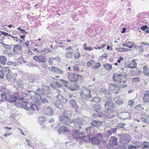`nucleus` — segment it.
<instances>
[{"label":"nucleus","mask_w":149,"mask_h":149,"mask_svg":"<svg viewBox=\"0 0 149 149\" xmlns=\"http://www.w3.org/2000/svg\"><path fill=\"white\" fill-rule=\"evenodd\" d=\"M74 97V96L73 95L69 94L67 96V97L65 98L66 100H67V102L69 101L70 105L75 110H77L78 109V106L76 101L73 99Z\"/></svg>","instance_id":"7"},{"label":"nucleus","mask_w":149,"mask_h":149,"mask_svg":"<svg viewBox=\"0 0 149 149\" xmlns=\"http://www.w3.org/2000/svg\"><path fill=\"white\" fill-rule=\"evenodd\" d=\"M117 125L116 127L123 128H124L123 126L125 125V124L123 123H122L118 124Z\"/></svg>","instance_id":"56"},{"label":"nucleus","mask_w":149,"mask_h":149,"mask_svg":"<svg viewBox=\"0 0 149 149\" xmlns=\"http://www.w3.org/2000/svg\"><path fill=\"white\" fill-rule=\"evenodd\" d=\"M137 67V63L135 59H133L132 63L128 65V67L132 69L135 68Z\"/></svg>","instance_id":"21"},{"label":"nucleus","mask_w":149,"mask_h":149,"mask_svg":"<svg viewBox=\"0 0 149 149\" xmlns=\"http://www.w3.org/2000/svg\"><path fill=\"white\" fill-rule=\"evenodd\" d=\"M13 50L15 54H18L19 52H22V49L21 45H16L14 46Z\"/></svg>","instance_id":"19"},{"label":"nucleus","mask_w":149,"mask_h":149,"mask_svg":"<svg viewBox=\"0 0 149 149\" xmlns=\"http://www.w3.org/2000/svg\"><path fill=\"white\" fill-rule=\"evenodd\" d=\"M17 84L19 87H23L24 85L22 81H18L17 82Z\"/></svg>","instance_id":"52"},{"label":"nucleus","mask_w":149,"mask_h":149,"mask_svg":"<svg viewBox=\"0 0 149 149\" xmlns=\"http://www.w3.org/2000/svg\"><path fill=\"white\" fill-rule=\"evenodd\" d=\"M47 62H45V63H43L42 64L41 66L43 68H44L45 69H47Z\"/></svg>","instance_id":"60"},{"label":"nucleus","mask_w":149,"mask_h":149,"mask_svg":"<svg viewBox=\"0 0 149 149\" xmlns=\"http://www.w3.org/2000/svg\"><path fill=\"white\" fill-rule=\"evenodd\" d=\"M55 82L57 88H59L62 87L63 84L65 87H68V82L64 79H57L56 81Z\"/></svg>","instance_id":"12"},{"label":"nucleus","mask_w":149,"mask_h":149,"mask_svg":"<svg viewBox=\"0 0 149 149\" xmlns=\"http://www.w3.org/2000/svg\"><path fill=\"white\" fill-rule=\"evenodd\" d=\"M4 68L3 69V70H0V79H2L4 77L6 74L4 71Z\"/></svg>","instance_id":"45"},{"label":"nucleus","mask_w":149,"mask_h":149,"mask_svg":"<svg viewBox=\"0 0 149 149\" xmlns=\"http://www.w3.org/2000/svg\"><path fill=\"white\" fill-rule=\"evenodd\" d=\"M123 101L122 99L121 98H118V99L116 100V103L119 105H120L123 103Z\"/></svg>","instance_id":"43"},{"label":"nucleus","mask_w":149,"mask_h":149,"mask_svg":"<svg viewBox=\"0 0 149 149\" xmlns=\"http://www.w3.org/2000/svg\"><path fill=\"white\" fill-rule=\"evenodd\" d=\"M7 101V99L6 97L5 94H1V99H0V103L3 102H5Z\"/></svg>","instance_id":"38"},{"label":"nucleus","mask_w":149,"mask_h":149,"mask_svg":"<svg viewBox=\"0 0 149 149\" xmlns=\"http://www.w3.org/2000/svg\"><path fill=\"white\" fill-rule=\"evenodd\" d=\"M73 132L75 134L79 136L80 135H84V134L82 132H80V131L78 130L77 129L74 130H73Z\"/></svg>","instance_id":"39"},{"label":"nucleus","mask_w":149,"mask_h":149,"mask_svg":"<svg viewBox=\"0 0 149 149\" xmlns=\"http://www.w3.org/2000/svg\"><path fill=\"white\" fill-rule=\"evenodd\" d=\"M91 101L92 102H98L100 101V99L98 97H94L92 99Z\"/></svg>","instance_id":"55"},{"label":"nucleus","mask_w":149,"mask_h":149,"mask_svg":"<svg viewBox=\"0 0 149 149\" xmlns=\"http://www.w3.org/2000/svg\"><path fill=\"white\" fill-rule=\"evenodd\" d=\"M71 113L70 111L65 110L63 115L58 117L60 121L63 124L66 126L69 125V123L71 122L70 117L71 116Z\"/></svg>","instance_id":"2"},{"label":"nucleus","mask_w":149,"mask_h":149,"mask_svg":"<svg viewBox=\"0 0 149 149\" xmlns=\"http://www.w3.org/2000/svg\"><path fill=\"white\" fill-rule=\"evenodd\" d=\"M116 50H118L119 52H126L128 51V49L127 48H120V47H116Z\"/></svg>","instance_id":"40"},{"label":"nucleus","mask_w":149,"mask_h":149,"mask_svg":"<svg viewBox=\"0 0 149 149\" xmlns=\"http://www.w3.org/2000/svg\"><path fill=\"white\" fill-rule=\"evenodd\" d=\"M7 61V58L4 56H0V63L3 65H5L6 64Z\"/></svg>","instance_id":"28"},{"label":"nucleus","mask_w":149,"mask_h":149,"mask_svg":"<svg viewBox=\"0 0 149 149\" xmlns=\"http://www.w3.org/2000/svg\"><path fill=\"white\" fill-rule=\"evenodd\" d=\"M73 55V51H68L66 53L65 57L67 58H70L72 57Z\"/></svg>","instance_id":"29"},{"label":"nucleus","mask_w":149,"mask_h":149,"mask_svg":"<svg viewBox=\"0 0 149 149\" xmlns=\"http://www.w3.org/2000/svg\"><path fill=\"white\" fill-rule=\"evenodd\" d=\"M104 106L106 109L113 112L116 110V105L111 101H106L104 104Z\"/></svg>","instance_id":"9"},{"label":"nucleus","mask_w":149,"mask_h":149,"mask_svg":"<svg viewBox=\"0 0 149 149\" xmlns=\"http://www.w3.org/2000/svg\"><path fill=\"white\" fill-rule=\"evenodd\" d=\"M132 81L133 82H140V80L138 77H136L132 78Z\"/></svg>","instance_id":"59"},{"label":"nucleus","mask_w":149,"mask_h":149,"mask_svg":"<svg viewBox=\"0 0 149 149\" xmlns=\"http://www.w3.org/2000/svg\"><path fill=\"white\" fill-rule=\"evenodd\" d=\"M104 110L102 111L101 112L99 111V113H97L98 115V116L100 117H104V114L103 113Z\"/></svg>","instance_id":"58"},{"label":"nucleus","mask_w":149,"mask_h":149,"mask_svg":"<svg viewBox=\"0 0 149 149\" xmlns=\"http://www.w3.org/2000/svg\"><path fill=\"white\" fill-rule=\"evenodd\" d=\"M86 44L84 43L83 45V48L84 50H92L93 49H92L91 47V46H89L88 47H87L86 46Z\"/></svg>","instance_id":"53"},{"label":"nucleus","mask_w":149,"mask_h":149,"mask_svg":"<svg viewBox=\"0 0 149 149\" xmlns=\"http://www.w3.org/2000/svg\"><path fill=\"white\" fill-rule=\"evenodd\" d=\"M143 69V72L145 75H148L149 74V69L147 65L144 66Z\"/></svg>","instance_id":"32"},{"label":"nucleus","mask_w":149,"mask_h":149,"mask_svg":"<svg viewBox=\"0 0 149 149\" xmlns=\"http://www.w3.org/2000/svg\"><path fill=\"white\" fill-rule=\"evenodd\" d=\"M42 112L44 114L48 116H51L54 114L53 110L49 107H43L42 108Z\"/></svg>","instance_id":"14"},{"label":"nucleus","mask_w":149,"mask_h":149,"mask_svg":"<svg viewBox=\"0 0 149 149\" xmlns=\"http://www.w3.org/2000/svg\"><path fill=\"white\" fill-rule=\"evenodd\" d=\"M69 132V130L65 126H63L60 127L58 132L60 133L67 132Z\"/></svg>","instance_id":"27"},{"label":"nucleus","mask_w":149,"mask_h":149,"mask_svg":"<svg viewBox=\"0 0 149 149\" xmlns=\"http://www.w3.org/2000/svg\"><path fill=\"white\" fill-rule=\"evenodd\" d=\"M123 77V76L122 74L115 73L113 74V79L114 81H117L120 83H121V81L122 80V77Z\"/></svg>","instance_id":"16"},{"label":"nucleus","mask_w":149,"mask_h":149,"mask_svg":"<svg viewBox=\"0 0 149 149\" xmlns=\"http://www.w3.org/2000/svg\"><path fill=\"white\" fill-rule=\"evenodd\" d=\"M51 71L54 72H57L59 74H62L63 73V70L58 69L56 67L52 66L51 68Z\"/></svg>","instance_id":"26"},{"label":"nucleus","mask_w":149,"mask_h":149,"mask_svg":"<svg viewBox=\"0 0 149 149\" xmlns=\"http://www.w3.org/2000/svg\"><path fill=\"white\" fill-rule=\"evenodd\" d=\"M56 97L58 100L54 102L53 104L58 109H62L63 108L65 104L67 102V100H66L65 97L59 93H58Z\"/></svg>","instance_id":"3"},{"label":"nucleus","mask_w":149,"mask_h":149,"mask_svg":"<svg viewBox=\"0 0 149 149\" xmlns=\"http://www.w3.org/2000/svg\"><path fill=\"white\" fill-rule=\"evenodd\" d=\"M147 29H148V27L147 25H144L141 27V29L143 31H144Z\"/></svg>","instance_id":"64"},{"label":"nucleus","mask_w":149,"mask_h":149,"mask_svg":"<svg viewBox=\"0 0 149 149\" xmlns=\"http://www.w3.org/2000/svg\"><path fill=\"white\" fill-rule=\"evenodd\" d=\"M131 141V138L129 134H124L121 135L120 138V143L122 144L127 143Z\"/></svg>","instance_id":"11"},{"label":"nucleus","mask_w":149,"mask_h":149,"mask_svg":"<svg viewBox=\"0 0 149 149\" xmlns=\"http://www.w3.org/2000/svg\"><path fill=\"white\" fill-rule=\"evenodd\" d=\"M8 90V89H6V88L3 86H0V91H1L3 93V94H5V92H6V91H7Z\"/></svg>","instance_id":"48"},{"label":"nucleus","mask_w":149,"mask_h":149,"mask_svg":"<svg viewBox=\"0 0 149 149\" xmlns=\"http://www.w3.org/2000/svg\"><path fill=\"white\" fill-rule=\"evenodd\" d=\"M121 118L123 120H125L129 118L130 116V113L128 112H123L121 114Z\"/></svg>","instance_id":"24"},{"label":"nucleus","mask_w":149,"mask_h":149,"mask_svg":"<svg viewBox=\"0 0 149 149\" xmlns=\"http://www.w3.org/2000/svg\"><path fill=\"white\" fill-rule=\"evenodd\" d=\"M79 85L75 84L73 87H69V89L72 91H74L77 90L79 88Z\"/></svg>","instance_id":"34"},{"label":"nucleus","mask_w":149,"mask_h":149,"mask_svg":"<svg viewBox=\"0 0 149 149\" xmlns=\"http://www.w3.org/2000/svg\"><path fill=\"white\" fill-rule=\"evenodd\" d=\"M143 100L145 103L149 102V91H146L144 94Z\"/></svg>","instance_id":"22"},{"label":"nucleus","mask_w":149,"mask_h":149,"mask_svg":"<svg viewBox=\"0 0 149 149\" xmlns=\"http://www.w3.org/2000/svg\"><path fill=\"white\" fill-rule=\"evenodd\" d=\"M117 129L116 128H111L109 130H108L107 132L108 134L111 135L112 133H114L117 131Z\"/></svg>","instance_id":"36"},{"label":"nucleus","mask_w":149,"mask_h":149,"mask_svg":"<svg viewBox=\"0 0 149 149\" xmlns=\"http://www.w3.org/2000/svg\"><path fill=\"white\" fill-rule=\"evenodd\" d=\"M113 112L106 109L104 110L103 112L104 117L107 118H110L113 117L114 116Z\"/></svg>","instance_id":"17"},{"label":"nucleus","mask_w":149,"mask_h":149,"mask_svg":"<svg viewBox=\"0 0 149 149\" xmlns=\"http://www.w3.org/2000/svg\"><path fill=\"white\" fill-rule=\"evenodd\" d=\"M134 102L133 100H130L128 101V105L130 107H132L134 104Z\"/></svg>","instance_id":"62"},{"label":"nucleus","mask_w":149,"mask_h":149,"mask_svg":"<svg viewBox=\"0 0 149 149\" xmlns=\"http://www.w3.org/2000/svg\"><path fill=\"white\" fill-rule=\"evenodd\" d=\"M141 119L143 122L146 124H149V115L146 116L145 118L142 117Z\"/></svg>","instance_id":"31"},{"label":"nucleus","mask_w":149,"mask_h":149,"mask_svg":"<svg viewBox=\"0 0 149 149\" xmlns=\"http://www.w3.org/2000/svg\"><path fill=\"white\" fill-rule=\"evenodd\" d=\"M18 62H19L20 64H22L23 63H26V62L25 61L24 58L22 56L19 57L18 60Z\"/></svg>","instance_id":"44"},{"label":"nucleus","mask_w":149,"mask_h":149,"mask_svg":"<svg viewBox=\"0 0 149 149\" xmlns=\"http://www.w3.org/2000/svg\"><path fill=\"white\" fill-rule=\"evenodd\" d=\"M131 42H128L127 43H124L122 44V46L123 47L126 46L128 48H132V46H131L130 45H128V44H131Z\"/></svg>","instance_id":"54"},{"label":"nucleus","mask_w":149,"mask_h":149,"mask_svg":"<svg viewBox=\"0 0 149 149\" xmlns=\"http://www.w3.org/2000/svg\"><path fill=\"white\" fill-rule=\"evenodd\" d=\"M5 95L7 102L10 103L15 102L17 99V97L14 94L9 90L5 92Z\"/></svg>","instance_id":"5"},{"label":"nucleus","mask_w":149,"mask_h":149,"mask_svg":"<svg viewBox=\"0 0 149 149\" xmlns=\"http://www.w3.org/2000/svg\"><path fill=\"white\" fill-rule=\"evenodd\" d=\"M43 53H44L45 54H47V53H48L49 52H50V51L49 49H48L47 48H45L43 50Z\"/></svg>","instance_id":"63"},{"label":"nucleus","mask_w":149,"mask_h":149,"mask_svg":"<svg viewBox=\"0 0 149 149\" xmlns=\"http://www.w3.org/2000/svg\"><path fill=\"white\" fill-rule=\"evenodd\" d=\"M104 67L107 70H110L112 68V65L109 64H106L104 65Z\"/></svg>","instance_id":"42"},{"label":"nucleus","mask_w":149,"mask_h":149,"mask_svg":"<svg viewBox=\"0 0 149 149\" xmlns=\"http://www.w3.org/2000/svg\"><path fill=\"white\" fill-rule=\"evenodd\" d=\"M28 80L30 82L33 83L36 80V77L30 75L28 77Z\"/></svg>","instance_id":"30"},{"label":"nucleus","mask_w":149,"mask_h":149,"mask_svg":"<svg viewBox=\"0 0 149 149\" xmlns=\"http://www.w3.org/2000/svg\"><path fill=\"white\" fill-rule=\"evenodd\" d=\"M33 59L40 63H45L47 61V59L41 56H35L33 57Z\"/></svg>","instance_id":"18"},{"label":"nucleus","mask_w":149,"mask_h":149,"mask_svg":"<svg viewBox=\"0 0 149 149\" xmlns=\"http://www.w3.org/2000/svg\"><path fill=\"white\" fill-rule=\"evenodd\" d=\"M102 123V122L100 120L97 121L93 120L91 123V124L92 126L97 127L101 125Z\"/></svg>","instance_id":"23"},{"label":"nucleus","mask_w":149,"mask_h":149,"mask_svg":"<svg viewBox=\"0 0 149 149\" xmlns=\"http://www.w3.org/2000/svg\"><path fill=\"white\" fill-rule=\"evenodd\" d=\"M142 144L143 145V148H148L149 147V143L147 142H143Z\"/></svg>","instance_id":"47"},{"label":"nucleus","mask_w":149,"mask_h":149,"mask_svg":"<svg viewBox=\"0 0 149 149\" xmlns=\"http://www.w3.org/2000/svg\"><path fill=\"white\" fill-rule=\"evenodd\" d=\"M50 86L54 89L57 88L55 81L51 83L50 85Z\"/></svg>","instance_id":"51"},{"label":"nucleus","mask_w":149,"mask_h":149,"mask_svg":"<svg viewBox=\"0 0 149 149\" xmlns=\"http://www.w3.org/2000/svg\"><path fill=\"white\" fill-rule=\"evenodd\" d=\"M79 76L78 74L71 73L68 75V78L70 81L75 82L78 81Z\"/></svg>","instance_id":"15"},{"label":"nucleus","mask_w":149,"mask_h":149,"mask_svg":"<svg viewBox=\"0 0 149 149\" xmlns=\"http://www.w3.org/2000/svg\"><path fill=\"white\" fill-rule=\"evenodd\" d=\"M1 44H2L3 47L4 48L8 49H11V45H8L2 42H1Z\"/></svg>","instance_id":"46"},{"label":"nucleus","mask_w":149,"mask_h":149,"mask_svg":"<svg viewBox=\"0 0 149 149\" xmlns=\"http://www.w3.org/2000/svg\"><path fill=\"white\" fill-rule=\"evenodd\" d=\"M101 65V64L100 62H98L96 64V65H94L92 68V69H95V70L96 69H97L99 67H100Z\"/></svg>","instance_id":"50"},{"label":"nucleus","mask_w":149,"mask_h":149,"mask_svg":"<svg viewBox=\"0 0 149 149\" xmlns=\"http://www.w3.org/2000/svg\"><path fill=\"white\" fill-rule=\"evenodd\" d=\"M71 122L69 123V125L70 127H74V124H77L78 125H82L83 123L82 120L79 118L74 119H71Z\"/></svg>","instance_id":"13"},{"label":"nucleus","mask_w":149,"mask_h":149,"mask_svg":"<svg viewBox=\"0 0 149 149\" xmlns=\"http://www.w3.org/2000/svg\"><path fill=\"white\" fill-rule=\"evenodd\" d=\"M49 88V87L46 86L42 85L41 87V88H38L35 92V97H37V98L41 96V95H45L46 94L45 91L46 89H48Z\"/></svg>","instance_id":"8"},{"label":"nucleus","mask_w":149,"mask_h":149,"mask_svg":"<svg viewBox=\"0 0 149 149\" xmlns=\"http://www.w3.org/2000/svg\"><path fill=\"white\" fill-rule=\"evenodd\" d=\"M23 93V95L25 97H22L19 98L22 102L24 103L25 104L23 106L24 109L27 111H32L35 110L36 108L37 110H38V107L35 104L28 102L29 99L33 96L35 97V91L26 90Z\"/></svg>","instance_id":"1"},{"label":"nucleus","mask_w":149,"mask_h":149,"mask_svg":"<svg viewBox=\"0 0 149 149\" xmlns=\"http://www.w3.org/2000/svg\"><path fill=\"white\" fill-rule=\"evenodd\" d=\"M4 72H5L6 77L7 79L9 81L13 82L16 79L15 74L11 72L9 68L5 67L4 68Z\"/></svg>","instance_id":"6"},{"label":"nucleus","mask_w":149,"mask_h":149,"mask_svg":"<svg viewBox=\"0 0 149 149\" xmlns=\"http://www.w3.org/2000/svg\"><path fill=\"white\" fill-rule=\"evenodd\" d=\"M80 57V55L79 52H77L74 55V58L76 60L78 59Z\"/></svg>","instance_id":"49"},{"label":"nucleus","mask_w":149,"mask_h":149,"mask_svg":"<svg viewBox=\"0 0 149 149\" xmlns=\"http://www.w3.org/2000/svg\"><path fill=\"white\" fill-rule=\"evenodd\" d=\"M49 98V97L47 96L46 97H45L44 96L42 97L40 96L39 97L37 98V99L40 100L44 103L47 104V103H49L48 99Z\"/></svg>","instance_id":"25"},{"label":"nucleus","mask_w":149,"mask_h":149,"mask_svg":"<svg viewBox=\"0 0 149 149\" xmlns=\"http://www.w3.org/2000/svg\"><path fill=\"white\" fill-rule=\"evenodd\" d=\"M85 137V136H79L77 139L80 142H83L84 141Z\"/></svg>","instance_id":"57"},{"label":"nucleus","mask_w":149,"mask_h":149,"mask_svg":"<svg viewBox=\"0 0 149 149\" xmlns=\"http://www.w3.org/2000/svg\"><path fill=\"white\" fill-rule=\"evenodd\" d=\"M101 106L99 104H96L94 105V109L97 113H99L100 110L101 109Z\"/></svg>","instance_id":"35"},{"label":"nucleus","mask_w":149,"mask_h":149,"mask_svg":"<svg viewBox=\"0 0 149 149\" xmlns=\"http://www.w3.org/2000/svg\"><path fill=\"white\" fill-rule=\"evenodd\" d=\"M3 53L4 55H7L8 56H9L10 57H12L14 56V54L13 53H8V51L7 50L4 51L3 52Z\"/></svg>","instance_id":"41"},{"label":"nucleus","mask_w":149,"mask_h":149,"mask_svg":"<svg viewBox=\"0 0 149 149\" xmlns=\"http://www.w3.org/2000/svg\"><path fill=\"white\" fill-rule=\"evenodd\" d=\"M54 59L53 57H49V65H52L53 62L54 61Z\"/></svg>","instance_id":"61"},{"label":"nucleus","mask_w":149,"mask_h":149,"mask_svg":"<svg viewBox=\"0 0 149 149\" xmlns=\"http://www.w3.org/2000/svg\"><path fill=\"white\" fill-rule=\"evenodd\" d=\"M102 137V135L100 133L96 135V137H92L89 139V142L90 143H91L95 145H99L100 144V140L97 138L101 139Z\"/></svg>","instance_id":"10"},{"label":"nucleus","mask_w":149,"mask_h":149,"mask_svg":"<svg viewBox=\"0 0 149 149\" xmlns=\"http://www.w3.org/2000/svg\"><path fill=\"white\" fill-rule=\"evenodd\" d=\"M91 91L87 88H83L82 91L80 92V94L82 100L86 101H88L92 97L91 94Z\"/></svg>","instance_id":"4"},{"label":"nucleus","mask_w":149,"mask_h":149,"mask_svg":"<svg viewBox=\"0 0 149 149\" xmlns=\"http://www.w3.org/2000/svg\"><path fill=\"white\" fill-rule=\"evenodd\" d=\"M95 61L93 60H90L87 62V66L88 67H91L95 63Z\"/></svg>","instance_id":"37"},{"label":"nucleus","mask_w":149,"mask_h":149,"mask_svg":"<svg viewBox=\"0 0 149 149\" xmlns=\"http://www.w3.org/2000/svg\"><path fill=\"white\" fill-rule=\"evenodd\" d=\"M46 118L43 116L39 117L38 118V122L41 125H42L43 122L46 120Z\"/></svg>","instance_id":"33"},{"label":"nucleus","mask_w":149,"mask_h":149,"mask_svg":"<svg viewBox=\"0 0 149 149\" xmlns=\"http://www.w3.org/2000/svg\"><path fill=\"white\" fill-rule=\"evenodd\" d=\"M118 139L115 136H111L109 140V144L111 145L116 146L118 144Z\"/></svg>","instance_id":"20"}]
</instances>
